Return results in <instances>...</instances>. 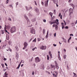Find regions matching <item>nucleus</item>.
Returning a JSON list of instances; mask_svg holds the SVG:
<instances>
[{"instance_id":"nucleus-7","label":"nucleus","mask_w":77,"mask_h":77,"mask_svg":"<svg viewBox=\"0 0 77 77\" xmlns=\"http://www.w3.org/2000/svg\"><path fill=\"white\" fill-rule=\"evenodd\" d=\"M49 0L46 1L45 3V7H47L48 6V3Z\"/></svg>"},{"instance_id":"nucleus-14","label":"nucleus","mask_w":77,"mask_h":77,"mask_svg":"<svg viewBox=\"0 0 77 77\" xmlns=\"http://www.w3.org/2000/svg\"><path fill=\"white\" fill-rule=\"evenodd\" d=\"M57 63H56V68L57 69H58L59 67V66H58V65H57Z\"/></svg>"},{"instance_id":"nucleus-53","label":"nucleus","mask_w":77,"mask_h":77,"mask_svg":"<svg viewBox=\"0 0 77 77\" xmlns=\"http://www.w3.org/2000/svg\"><path fill=\"white\" fill-rule=\"evenodd\" d=\"M34 3H35V5H37V3H36V1H34Z\"/></svg>"},{"instance_id":"nucleus-8","label":"nucleus","mask_w":77,"mask_h":77,"mask_svg":"<svg viewBox=\"0 0 77 77\" xmlns=\"http://www.w3.org/2000/svg\"><path fill=\"white\" fill-rule=\"evenodd\" d=\"M34 11L35 12H36L37 13H38V12H39V10L37 8H35L34 9Z\"/></svg>"},{"instance_id":"nucleus-35","label":"nucleus","mask_w":77,"mask_h":77,"mask_svg":"<svg viewBox=\"0 0 77 77\" xmlns=\"http://www.w3.org/2000/svg\"><path fill=\"white\" fill-rule=\"evenodd\" d=\"M45 31V29H43V34H44Z\"/></svg>"},{"instance_id":"nucleus-29","label":"nucleus","mask_w":77,"mask_h":77,"mask_svg":"<svg viewBox=\"0 0 77 77\" xmlns=\"http://www.w3.org/2000/svg\"><path fill=\"white\" fill-rule=\"evenodd\" d=\"M36 38H35V39L33 40L32 42H36Z\"/></svg>"},{"instance_id":"nucleus-49","label":"nucleus","mask_w":77,"mask_h":77,"mask_svg":"<svg viewBox=\"0 0 77 77\" xmlns=\"http://www.w3.org/2000/svg\"><path fill=\"white\" fill-rule=\"evenodd\" d=\"M26 11H29V10L28 9V8H27V7L26 6Z\"/></svg>"},{"instance_id":"nucleus-9","label":"nucleus","mask_w":77,"mask_h":77,"mask_svg":"<svg viewBox=\"0 0 77 77\" xmlns=\"http://www.w3.org/2000/svg\"><path fill=\"white\" fill-rule=\"evenodd\" d=\"M15 57L17 60H18V58L19 57V55H18V53H16Z\"/></svg>"},{"instance_id":"nucleus-52","label":"nucleus","mask_w":77,"mask_h":77,"mask_svg":"<svg viewBox=\"0 0 77 77\" xmlns=\"http://www.w3.org/2000/svg\"><path fill=\"white\" fill-rule=\"evenodd\" d=\"M53 46H54V47H56V46L57 45H56L54 44H53Z\"/></svg>"},{"instance_id":"nucleus-39","label":"nucleus","mask_w":77,"mask_h":77,"mask_svg":"<svg viewBox=\"0 0 77 77\" xmlns=\"http://www.w3.org/2000/svg\"><path fill=\"white\" fill-rule=\"evenodd\" d=\"M35 48H37L36 47H35V48H33L32 49V51H34L35 50Z\"/></svg>"},{"instance_id":"nucleus-43","label":"nucleus","mask_w":77,"mask_h":77,"mask_svg":"<svg viewBox=\"0 0 77 77\" xmlns=\"http://www.w3.org/2000/svg\"><path fill=\"white\" fill-rule=\"evenodd\" d=\"M30 9H32V7H29V9H28L29 11V10H30Z\"/></svg>"},{"instance_id":"nucleus-2","label":"nucleus","mask_w":77,"mask_h":77,"mask_svg":"<svg viewBox=\"0 0 77 77\" xmlns=\"http://www.w3.org/2000/svg\"><path fill=\"white\" fill-rule=\"evenodd\" d=\"M16 30V28H15V26L12 27L10 29V31L12 33H14V32H15Z\"/></svg>"},{"instance_id":"nucleus-22","label":"nucleus","mask_w":77,"mask_h":77,"mask_svg":"<svg viewBox=\"0 0 77 77\" xmlns=\"http://www.w3.org/2000/svg\"><path fill=\"white\" fill-rule=\"evenodd\" d=\"M58 57L59 60H60V61L61 60V58H60V55H58Z\"/></svg>"},{"instance_id":"nucleus-30","label":"nucleus","mask_w":77,"mask_h":77,"mask_svg":"<svg viewBox=\"0 0 77 77\" xmlns=\"http://www.w3.org/2000/svg\"><path fill=\"white\" fill-rule=\"evenodd\" d=\"M16 8H17V5H18V2H17V3H16Z\"/></svg>"},{"instance_id":"nucleus-26","label":"nucleus","mask_w":77,"mask_h":77,"mask_svg":"<svg viewBox=\"0 0 77 77\" xmlns=\"http://www.w3.org/2000/svg\"><path fill=\"white\" fill-rule=\"evenodd\" d=\"M63 59H66V55H64L63 56Z\"/></svg>"},{"instance_id":"nucleus-19","label":"nucleus","mask_w":77,"mask_h":77,"mask_svg":"<svg viewBox=\"0 0 77 77\" xmlns=\"http://www.w3.org/2000/svg\"><path fill=\"white\" fill-rule=\"evenodd\" d=\"M48 31L47 32V34L46 36V38H48Z\"/></svg>"},{"instance_id":"nucleus-16","label":"nucleus","mask_w":77,"mask_h":77,"mask_svg":"<svg viewBox=\"0 0 77 77\" xmlns=\"http://www.w3.org/2000/svg\"><path fill=\"white\" fill-rule=\"evenodd\" d=\"M27 25L28 26L30 25V22H29V20H27Z\"/></svg>"},{"instance_id":"nucleus-64","label":"nucleus","mask_w":77,"mask_h":77,"mask_svg":"<svg viewBox=\"0 0 77 77\" xmlns=\"http://www.w3.org/2000/svg\"><path fill=\"white\" fill-rule=\"evenodd\" d=\"M75 49H76V51H77V47H75Z\"/></svg>"},{"instance_id":"nucleus-6","label":"nucleus","mask_w":77,"mask_h":77,"mask_svg":"<svg viewBox=\"0 0 77 77\" xmlns=\"http://www.w3.org/2000/svg\"><path fill=\"white\" fill-rule=\"evenodd\" d=\"M24 47L23 48V50H25L26 48V47L27 46V43L26 42H25L24 43Z\"/></svg>"},{"instance_id":"nucleus-46","label":"nucleus","mask_w":77,"mask_h":77,"mask_svg":"<svg viewBox=\"0 0 77 77\" xmlns=\"http://www.w3.org/2000/svg\"><path fill=\"white\" fill-rule=\"evenodd\" d=\"M43 22H44V23H46V20L45 19H44L43 20Z\"/></svg>"},{"instance_id":"nucleus-60","label":"nucleus","mask_w":77,"mask_h":77,"mask_svg":"<svg viewBox=\"0 0 77 77\" xmlns=\"http://www.w3.org/2000/svg\"><path fill=\"white\" fill-rule=\"evenodd\" d=\"M62 29H64V27H65V26H62Z\"/></svg>"},{"instance_id":"nucleus-15","label":"nucleus","mask_w":77,"mask_h":77,"mask_svg":"<svg viewBox=\"0 0 77 77\" xmlns=\"http://www.w3.org/2000/svg\"><path fill=\"white\" fill-rule=\"evenodd\" d=\"M9 35H6V39H7V40H9Z\"/></svg>"},{"instance_id":"nucleus-45","label":"nucleus","mask_w":77,"mask_h":77,"mask_svg":"<svg viewBox=\"0 0 77 77\" xmlns=\"http://www.w3.org/2000/svg\"><path fill=\"white\" fill-rule=\"evenodd\" d=\"M21 62L23 63H24V61L23 60H21Z\"/></svg>"},{"instance_id":"nucleus-5","label":"nucleus","mask_w":77,"mask_h":77,"mask_svg":"<svg viewBox=\"0 0 77 77\" xmlns=\"http://www.w3.org/2000/svg\"><path fill=\"white\" fill-rule=\"evenodd\" d=\"M46 46H44L43 45H42L40 47V48L42 50H46Z\"/></svg>"},{"instance_id":"nucleus-59","label":"nucleus","mask_w":77,"mask_h":77,"mask_svg":"<svg viewBox=\"0 0 77 77\" xmlns=\"http://www.w3.org/2000/svg\"><path fill=\"white\" fill-rule=\"evenodd\" d=\"M49 55H50V54H51V51H49Z\"/></svg>"},{"instance_id":"nucleus-18","label":"nucleus","mask_w":77,"mask_h":77,"mask_svg":"<svg viewBox=\"0 0 77 77\" xmlns=\"http://www.w3.org/2000/svg\"><path fill=\"white\" fill-rule=\"evenodd\" d=\"M69 20H67L66 21V23L67 24H69Z\"/></svg>"},{"instance_id":"nucleus-28","label":"nucleus","mask_w":77,"mask_h":77,"mask_svg":"<svg viewBox=\"0 0 77 77\" xmlns=\"http://www.w3.org/2000/svg\"><path fill=\"white\" fill-rule=\"evenodd\" d=\"M15 48H16L17 51H18V46H16L15 47Z\"/></svg>"},{"instance_id":"nucleus-54","label":"nucleus","mask_w":77,"mask_h":77,"mask_svg":"<svg viewBox=\"0 0 77 77\" xmlns=\"http://www.w3.org/2000/svg\"><path fill=\"white\" fill-rule=\"evenodd\" d=\"M32 75H34V71H32Z\"/></svg>"},{"instance_id":"nucleus-31","label":"nucleus","mask_w":77,"mask_h":77,"mask_svg":"<svg viewBox=\"0 0 77 77\" xmlns=\"http://www.w3.org/2000/svg\"><path fill=\"white\" fill-rule=\"evenodd\" d=\"M74 74V75L73 76L74 77H77V75L75 73H73Z\"/></svg>"},{"instance_id":"nucleus-61","label":"nucleus","mask_w":77,"mask_h":77,"mask_svg":"<svg viewBox=\"0 0 77 77\" xmlns=\"http://www.w3.org/2000/svg\"><path fill=\"white\" fill-rule=\"evenodd\" d=\"M63 21H64V23L65 25H66V22H65V20H63Z\"/></svg>"},{"instance_id":"nucleus-32","label":"nucleus","mask_w":77,"mask_h":77,"mask_svg":"<svg viewBox=\"0 0 77 77\" xmlns=\"http://www.w3.org/2000/svg\"><path fill=\"white\" fill-rule=\"evenodd\" d=\"M32 60H33V57H32L31 59H29V62H32Z\"/></svg>"},{"instance_id":"nucleus-20","label":"nucleus","mask_w":77,"mask_h":77,"mask_svg":"<svg viewBox=\"0 0 77 77\" xmlns=\"http://www.w3.org/2000/svg\"><path fill=\"white\" fill-rule=\"evenodd\" d=\"M70 6H72V7H73V8H74L75 7V6H74V5L72 4H70Z\"/></svg>"},{"instance_id":"nucleus-1","label":"nucleus","mask_w":77,"mask_h":77,"mask_svg":"<svg viewBox=\"0 0 77 77\" xmlns=\"http://www.w3.org/2000/svg\"><path fill=\"white\" fill-rule=\"evenodd\" d=\"M49 23L51 24V25L53 24H54V23H56L57 24L55 25V29L56 30H57V29H58V24H59V20L58 19H56V20H55L54 22H53L51 21H49Z\"/></svg>"},{"instance_id":"nucleus-55","label":"nucleus","mask_w":77,"mask_h":77,"mask_svg":"<svg viewBox=\"0 0 77 77\" xmlns=\"http://www.w3.org/2000/svg\"><path fill=\"white\" fill-rule=\"evenodd\" d=\"M69 35H70V36H73V35L72 34H70Z\"/></svg>"},{"instance_id":"nucleus-21","label":"nucleus","mask_w":77,"mask_h":77,"mask_svg":"<svg viewBox=\"0 0 77 77\" xmlns=\"http://www.w3.org/2000/svg\"><path fill=\"white\" fill-rule=\"evenodd\" d=\"M72 37L71 36L68 39V43H69V40H71V39Z\"/></svg>"},{"instance_id":"nucleus-36","label":"nucleus","mask_w":77,"mask_h":77,"mask_svg":"<svg viewBox=\"0 0 77 77\" xmlns=\"http://www.w3.org/2000/svg\"><path fill=\"white\" fill-rule=\"evenodd\" d=\"M49 59H50V57H49V56H48V55L47 59V60H49Z\"/></svg>"},{"instance_id":"nucleus-38","label":"nucleus","mask_w":77,"mask_h":77,"mask_svg":"<svg viewBox=\"0 0 77 77\" xmlns=\"http://www.w3.org/2000/svg\"><path fill=\"white\" fill-rule=\"evenodd\" d=\"M54 3H56V0H52Z\"/></svg>"},{"instance_id":"nucleus-34","label":"nucleus","mask_w":77,"mask_h":77,"mask_svg":"<svg viewBox=\"0 0 77 77\" xmlns=\"http://www.w3.org/2000/svg\"><path fill=\"white\" fill-rule=\"evenodd\" d=\"M51 68H54V66L52 65H51Z\"/></svg>"},{"instance_id":"nucleus-63","label":"nucleus","mask_w":77,"mask_h":77,"mask_svg":"<svg viewBox=\"0 0 77 77\" xmlns=\"http://www.w3.org/2000/svg\"><path fill=\"white\" fill-rule=\"evenodd\" d=\"M8 20H9V21H11V18H9L8 19Z\"/></svg>"},{"instance_id":"nucleus-24","label":"nucleus","mask_w":77,"mask_h":77,"mask_svg":"<svg viewBox=\"0 0 77 77\" xmlns=\"http://www.w3.org/2000/svg\"><path fill=\"white\" fill-rule=\"evenodd\" d=\"M53 13H52L51 12L49 13V15H51V18L52 17V16H53Z\"/></svg>"},{"instance_id":"nucleus-33","label":"nucleus","mask_w":77,"mask_h":77,"mask_svg":"<svg viewBox=\"0 0 77 77\" xmlns=\"http://www.w3.org/2000/svg\"><path fill=\"white\" fill-rule=\"evenodd\" d=\"M68 26H66L65 27V29H68Z\"/></svg>"},{"instance_id":"nucleus-13","label":"nucleus","mask_w":77,"mask_h":77,"mask_svg":"<svg viewBox=\"0 0 77 77\" xmlns=\"http://www.w3.org/2000/svg\"><path fill=\"white\" fill-rule=\"evenodd\" d=\"M6 48V45H4L2 46V49L4 50Z\"/></svg>"},{"instance_id":"nucleus-10","label":"nucleus","mask_w":77,"mask_h":77,"mask_svg":"<svg viewBox=\"0 0 77 77\" xmlns=\"http://www.w3.org/2000/svg\"><path fill=\"white\" fill-rule=\"evenodd\" d=\"M69 12L70 13L69 15H70L71 14H72V9L70 8L69 9Z\"/></svg>"},{"instance_id":"nucleus-57","label":"nucleus","mask_w":77,"mask_h":77,"mask_svg":"<svg viewBox=\"0 0 77 77\" xmlns=\"http://www.w3.org/2000/svg\"><path fill=\"white\" fill-rule=\"evenodd\" d=\"M58 56H60V51H58Z\"/></svg>"},{"instance_id":"nucleus-50","label":"nucleus","mask_w":77,"mask_h":77,"mask_svg":"<svg viewBox=\"0 0 77 77\" xmlns=\"http://www.w3.org/2000/svg\"><path fill=\"white\" fill-rule=\"evenodd\" d=\"M20 65H19L18 66H17V69H19V68H20Z\"/></svg>"},{"instance_id":"nucleus-51","label":"nucleus","mask_w":77,"mask_h":77,"mask_svg":"<svg viewBox=\"0 0 77 77\" xmlns=\"http://www.w3.org/2000/svg\"><path fill=\"white\" fill-rule=\"evenodd\" d=\"M62 26H64L63 25H64V23H63V22L61 23Z\"/></svg>"},{"instance_id":"nucleus-25","label":"nucleus","mask_w":77,"mask_h":77,"mask_svg":"<svg viewBox=\"0 0 77 77\" xmlns=\"http://www.w3.org/2000/svg\"><path fill=\"white\" fill-rule=\"evenodd\" d=\"M63 40L64 42L65 43H66V39H65L64 38H63Z\"/></svg>"},{"instance_id":"nucleus-56","label":"nucleus","mask_w":77,"mask_h":77,"mask_svg":"<svg viewBox=\"0 0 77 77\" xmlns=\"http://www.w3.org/2000/svg\"><path fill=\"white\" fill-rule=\"evenodd\" d=\"M9 7H10L11 8L12 7V8H13V7H12V5H10L9 6Z\"/></svg>"},{"instance_id":"nucleus-42","label":"nucleus","mask_w":77,"mask_h":77,"mask_svg":"<svg viewBox=\"0 0 77 77\" xmlns=\"http://www.w3.org/2000/svg\"><path fill=\"white\" fill-rule=\"evenodd\" d=\"M54 37H56V33L55 32V33H54Z\"/></svg>"},{"instance_id":"nucleus-17","label":"nucleus","mask_w":77,"mask_h":77,"mask_svg":"<svg viewBox=\"0 0 77 77\" xmlns=\"http://www.w3.org/2000/svg\"><path fill=\"white\" fill-rule=\"evenodd\" d=\"M24 16L26 20L27 21H29V19H28L27 16H26V15H24Z\"/></svg>"},{"instance_id":"nucleus-27","label":"nucleus","mask_w":77,"mask_h":77,"mask_svg":"<svg viewBox=\"0 0 77 77\" xmlns=\"http://www.w3.org/2000/svg\"><path fill=\"white\" fill-rule=\"evenodd\" d=\"M11 44H12V42H11V41H9L8 42V44L9 45H11Z\"/></svg>"},{"instance_id":"nucleus-41","label":"nucleus","mask_w":77,"mask_h":77,"mask_svg":"<svg viewBox=\"0 0 77 77\" xmlns=\"http://www.w3.org/2000/svg\"><path fill=\"white\" fill-rule=\"evenodd\" d=\"M1 65L2 66V67L3 68H4V66H5L4 65V64H2Z\"/></svg>"},{"instance_id":"nucleus-12","label":"nucleus","mask_w":77,"mask_h":77,"mask_svg":"<svg viewBox=\"0 0 77 77\" xmlns=\"http://www.w3.org/2000/svg\"><path fill=\"white\" fill-rule=\"evenodd\" d=\"M57 72H55L54 74H53V75H54V77H56L57 76Z\"/></svg>"},{"instance_id":"nucleus-3","label":"nucleus","mask_w":77,"mask_h":77,"mask_svg":"<svg viewBox=\"0 0 77 77\" xmlns=\"http://www.w3.org/2000/svg\"><path fill=\"white\" fill-rule=\"evenodd\" d=\"M41 61V59L39 58L38 57H36L35 58V63H38Z\"/></svg>"},{"instance_id":"nucleus-40","label":"nucleus","mask_w":77,"mask_h":77,"mask_svg":"<svg viewBox=\"0 0 77 77\" xmlns=\"http://www.w3.org/2000/svg\"><path fill=\"white\" fill-rule=\"evenodd\" d=\"M41 4H42V6H44V2H42Z\"/></svg>"},{"instance_id":"nucleus-4","label":"nucleus","mask_w":77,"mask_h":77,"mask_svg":"<svg viewBox=\"0 0 77 77\" xmlns=\"http://www.w3.org/2000/svg\"><path fill=\"white\" fill-rule=\"evenodd\" d=\"M30 32L31 33L33 34H35V29L34 28H30Z\"/></svg>"},{"instance_id":"nucleus-37","label":"nucleus","mask_w":77,"mask_h":77,"mask_svg":"<svg viewBox=\"0 0 77 77\" xmlns=\"http://www.w3.org/2000/svg\"><path fill=\"white\" fill-rule=\"evenodd\" d=\"M8 2H9V0H7L6 2V4H8Z\"/></svg>"},{"instance_id":"nucleus-47","label":"nucleus","mask_w":77,"mask_h":77,"mask_svg":"<svg viewBox=\"0 0 77 77\" xmlns=\"http://www.w3.org/2000/svg\"><path fill=\"white\" fill-rule=\"evenodd\" d=\"M29 14L30 16H32V14L30 12H29Z\"/></svg>"},{"instance_id":"nucleus-58","label":"nucleus","mask_w":77,"mask_h":77,"mask_svg":"<svg viewBox=\"0 0 77 77\" xmlns=\"http://www.w3.org/2000/svg\"><path fill=\"white\" fill-rule=\"evenodd\" d=\"M6 60H7V59L5 58H4V60H5V61Z\"/></svg>"},{"instance_id":"nucleus-11","label":"nucleus","mask_w":77,"mask_h":77,"mask_svg":"<svg viewBox=\"0 0 77 77\" xmlns=\"http://www.w3.org/2000/svg\"><path fill=\"white\" fill-rule=\"evenodd\" d=\"M7 72H6L5 73H4V75L5 76L4 77H8V74H7Z\"/></svg>"},{"instance_id":"nucleus-23","label":"nucleus","mask_w":77,"mask_h":77,"mask_svg":"<svg viewBox=\"0 0 77 77\" xmlns=\"http://www.w3.org/2000/svg\"><path fill=\"white\" fill-rule=\"evenodd\" d=\"M36 19H33L31 20L32 21V22H34V21H36Z\"/></svg>"},{"instance_id":"nucleus-44","label":"nucleus","mask_w":77,"mask_h":77,"mask_svg":"<svg viewBox=\"0 0 77 77\" xmlns=\"http://www.w3.org/2000/svg\"><path fill=\"white\" fill-rule=\"evenodd\" d=\"M1 32H2V34H3L4 33V31L2 30L1 31Z\"/></svg>"},{"instance_id":"nucleus-48","label":"nucleus","mask_w":77,"mask_h":77,"mask_svg":"<svg viewBox=\"0 0 77 77\" xmlns=\"http://www.w3.org/2000/svg\"><path fill=\"white\" fill-rule=\"evenodd\" d=\"M63 51L64 53H66V50H65V49H63Z\"/></svg>"},{"instance_id":"nucleus-62","label":"nucleus","mask_w":77,"mask_h":77,"mask_svg":"<svg viewBox=\"0 0 77 77\" xmlns=\"http://www.w3.org/2000/svg\"><path fill=\"white\" fill-rule=\"evenodd\" d=\"M50 55V56L51 57H51H52V54H51Z\"/></svg>"}]
</instances>
